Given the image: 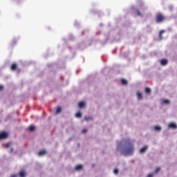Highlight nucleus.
<instances>
[{
  "mask_svg": "<svg viewBox=\"0 0 177 177\" xmlns=\"http://www.w3.org/2000/svg\"><path fill=\"white\" fill-rule=\"evenodd\" d=\"M84 120H85L86 121H91V120H92V117L85 116V117H84Z\"/></svg>",
  "mask_w": 177,
  "mask_h": 177,
  "instance_id": "obj_21",
  "label": "nucleus"
},
{
  "mask_svg": "<svg viewBox=\"0 0 177 177\" xmlns=\"http://www.w3.org/2000/svg\"><path fill=\"white\" fill-rule=\"evenodd\" d=\"M118 172H119L118 169H115L113 171V173L115 174V175H118Z\"/></svg>",
  "mask_w": 177,
  "mask_h": 177,
  "instance_id": "obj_23",
  "label": "nucleus"
},
{
  "mask_svg": "<svg viewBox=\"0 0 177 177\" xmlns=\"http://www.w3.org/2000/svg\"><path fill=\"white\" fill-rule=\"evenodd\" d=\"M45 154H46V151H45V150L40 151L39 152V156L40 157H42V156H45Z\"/></svg>",
  "mask_w": 177,
  "mask_h": 177,
  "instance_id": "obj_8",
  "label": "nucleus"
},
{
  "mask_svg": "<svg viewBox=\"0 0 177 177\" xmlns=\"http://www.w3.org/2000/svg\"><path fill=\"white\" fill-rule=\"evenodd\" d=\"M145 92H146V93H151V90L150 89V88L147 87V88H145Z\"/></svg>",
  "mask_w": 177,
  "mask_h": 177,
  "instance_id": "obj_20",
  "label": "nucleus"
},
{
  "mask_svg": "<svg viewBox=\"0 0 177 177\" xmlns=\"http://www.w3.org/2000/svg\"><path fill=\"white\" fill-rule=\"evenodd\" d=\"M162 103H163V104H169L171 103V102L169 100H164Z\"/></svg>",
  "mask_w": 177,
  "mask_h": 177,
  "instance_id": "obj_12",
  "label": "nucleus"
},
{
  "mask_svg": "<svg viewBox=\"0 0 177 177\" xmlns=\"http://www.w3.org/2000/svg\"><path fill=\"white\" fill-rule=\"evenodd\" d=\"M29 131H30V132H34V131H35V126H30V127H29Z\"/></svg>",
  "mask_w": 177,
  "mask_h": 177,
  "instance_id": "obj_16",
  "label": "nucleus"
},
{
  "mask_svg": "<svg viewBox=\"0 0 177 177\" xmlns=\"http://www.w3.org/2000/svg\"><path fill=\"white\" fill-rule=\"evenodd\" d=\"M121 82L122 85H127V84H128V81L125 79H122Z\"/></svg>",
  "mask_w": 177,
  "mask_h": 177,
  "instance_id": "obj_15",
  "label": "nucleus"
},
{
  "mask_svg": "<svg viewBox=\"0 0 177 177\" xmlns=\"http://www.w3.org/2000/svg\"><path fill=\"white\" fill-rule=\"evenodd\" d=\"M86 132H88V131L86 129H83L82 130L83 133H86Z\"/></svg>",
  "mask_w": 177,
  "mask_h": 177,
  "instance_id": "obj_27",
  "label": "nucleus"
},
{
  "mask_svg": "<svg viewBox=\"0 0 177 177\" xmlns=\"http://www.w3.org/2000/svg\"><path fill=\"white\" fill-rule=\"evenodd\" d=\"M169 9H170V10H172V6H169Z\"/></svg>",
  "mask_w": 177,
  "mask_h": 177,
  "instance_id": "obj_31",
  "label": "nucleus"
},
{
  "mask_svg": "<svg viewBox=\"0 0 177 177\" xmlns=\"http://www.w3.org/2000/svg\"><path fill=\"white\" fill-rule=\"evenodd\" d=\"M154 129H155V131H158V132H160V131H161V127L155 126Z\"/></svg>",
  "mask_w": 177,
  "mask_h": 177,
  "instance_id": "obj_17",
  "label": "nucleus"
},
{
  "mask_svg": "<svg viewBox=\"0 0 177 177\" xmlns=\"http://www.w3.org/2000/svg\"><path fill=\"white\" fill-rule=\"evenodd\" d=\"M56 114H60V113H62V107L59 106L57 109V111H56Z\"/></svg>",
  "mask_w": 177,
  "mask_h": 177,
  "instance_id": "obj_14",
  "label": "nucleus"
},
{
  "mask_svg": "<svg viewBox=\"0 0 177 177\" xmlns=\"http://www.w3.org/2000/svg\"><path fill=\"white\" fill-rule=\"evenodd\" d=\"M0 91H3V86L0 85Z\"/></svg>",
  "mask_w": 177,
  "mask_h": 177,
  "instance_id": "obj_28",
  "label": "nucleus"
},
{
  "mask_svg": "<svg viewBox=\"0 0 177 177\" xmlns=\"http://www.w3.org/2000/svg\"><path fill=\"white\" fill-rule=\"evenodd\" d=\"M154 174L155 173H152V174H150L147 176V177H153L154 176Z\"/></svg>",
  "mask_w": 177,
  "mask_h": 177,
  "instance_id": "obj_25",
  "label": "nucleus"
},
{
  "mask_svg": "<svg viewBox=\"0 0 177 177\" xmlns=\"http://www.w3.org/2000/svg\"><path fill=\"white\" fill-rule=\"evenodd\" d=\"M16 68H17V65L16 64H12L11 66V69L16 70Z\"/></svg>",
  "mask_w": 177,
  "mask_h": 177,
  "instance_id": "obj_19",
  "label": "nucleus"
},
{
  "mask_svg": "<svg viewBox=\"0 0 177 177\" xmlns=\"http://www.w3.org/2000/svg\"><path fill=\"white\" fill-rule=\"evenodd\" d=\"M82 169V165H78L75 167L76 171H81Z\"/></svg>",
  "mask_w": 177,
  "mask_h": 177,
  "instance_id": "obj_9",
  "label": "nucleus"
},
{
  "mask_svg": "<svg viewBox=\"0 0 177 177\" xmlns=\"http://www.w3.org/2000/svg\"><path fill=\"white\" fill-rule=\"evenodd\" d=\"M164 32H165V30H160V32L159 33V39H162V34H164Z\"/></svg>",
  "mask_w": 177,
  "mask_h": 177,
  "instance_id": "obj_10",
  "label": "nucleus"
},
{
  "mask_svg": "<svg viewBox=\"0 0 177 177\" xmlns=\"http://www.w3.org/2000/svg\"><path fill=\"white\" fill-rule=\"evenodd\" d=\"M147 149H149L148 146H145L144 147H142L140 150V153H141V154H143V153H146V151H147Z\"/></svg>",
  "mask_w": 177,
  "mask_h": 177,
  "instance_id": "obj_5",
  "label": "nucleus"
},
{
  "mask_svg": "<svg viewBox=\"0 0 177 177\" xmlns=\"http://www.w3.org/2000/svg\"><path fill=\"white\" fill-rule=\"evenodd\" d=\"M118 151H120L125 157L133 156L135 152L133 141L130 138L122 139L117 146Z\"/></svg>",
  "mask_w": 177,
  "mask_h": 177,
  "instance_id": "obj_1",
  "label": "nucleus"
},
{
  "mask_svg": "<svg viewBox=\"0 0 177 177\" xmlns=\"http://www.w3.org/2000/svg\"><path fill=\"white\" fill-rule=\"evenodd\" d=\"M6 138H8V133L2 132L0 133V140H2V139H6Z\"/></svg>",
  "mask_w": 177,
  "mask_h": 177,
  "instance_id": "obj_4",
  "label": "nucleus"
},
{
  "mask_svg": "<svg viewBox=\"0 0 177 177\" xmlns=\"http://www.w3.org/2000/svg\"><path fill=\"white\" fill-rule=\"evenodd\" d=\"M137 96H138V99H142L143 97V95L139 91L137 92Z\"/></svg>",
  "mask_w": 177,
  "mask_h": 177,
  "instance_id": "obj_11",
  "label": "nucleus"
},
{
  "mask_svg": "<svg viewBox=\"0 0 177 177\" xmlns=\"http://www.w3.org/2000/svg\"><path fill=\"white\" fill-rule=\"evenodd\" d=\"M160 169H161L160 167L156 168L154 174H157V172H158V171H160Z\"/></svg>",
  "mask_w": 177,
  "mask_h": 177,
  "instance_id": "obj_26",
  "label": "nucleus"
},
{
  "mask_svg": "<svg viewBox=\"0 0 177 177\" xmlns=\"http://www.w3.org/2000/svg\"><path fill=\"white\" fill-rule=\"evenodd\" d=\"M6 147L9 148V147H10L12 146V143H7L6 145Z\"/></svg>",
  "mask_w": 177,
  "mask_h": 177,
  "instance_id": "obj_24",
  "label": "nucleus"
},
{
  "mask_svg": "<svg viewBox=\"0 0 177 177\" xmlns=\"http://www.w3.org/2000/svg\"><path fill=\"white\" fill-rule=\"evenodd\" d=\"M100 26H102V24H100Z\"/></svg>",
  "mask_w": 177,
  "mask_h": 177,
  "instance_id": "obj_32",
  "label": "nucleus"
},
{
  "mask_svg": "<svg viewBox=\"0 0 177 177\" xmlns=\"http://www.w3.org/2000/svg\"><path fill=\"white\" fill-rule=\"evenodd\" d=\"M78 106H79L80 109H84V107H85V102H79Z\"/></svg>",
  "mask_w": 177,
  "mask_h": 177,
  "instance_id": "obj_7",
  "label": "nucleus"
},
{
  "mask_svg": "<svg viewBox=\"0 0 177 177\" xmlns=\"http://www.w3.org/2000/svg\"><path fill=\"white\" fill-rule=\"evenodd\" d=\"M13 151H15V149H13V148H11L10 150V153H13Z\"/></svg>",
  "mask_w": 177,
  "mask_h": 177,
  "instance_id": "obj_29",
  "label": "nucleus"
},
{
  "mask_svg": "<svg viewBox=\"0 0 177 177\" xmlns=\"http://www.w3.org/2000/svg\"><path fill=\"white\" fill-rule=\"evenodd\" d=\"M75 117H77V118H81L82 117V114L78 112L75 114Z\"/></svg>",
  "mask_w": 177,
  "mask_h": 177,
  "instance_id": "obj_18",
  "label": "nucleus"
},
{
  "mask_svg": "<svg viewBox=\"0 0 177 177\" xmlns=\"http://www.w3.org/2000/svg\"><path fill=\"white\" fill-rule=\"evenodd\" d=\"M164 19H165V17H164V15H162V14H158L156 15L157 23H162V21H164Z\"/></svg>",
  "mask_w": 177,
  "mask_h": 177,
  "instance_id": "obj_2",
  "label": "nucleus"
},
{
  "mask_svg": "<svg viewBox=\"0 0 177 177\" xmlns=\"http://www.w3.org/2000/svg\"><path fill=\"white\" fill-rule=\"evenodd\" d=\"M168 128L169 129H177V124L175 122H171L168 124Z\"/></svg>",
  "mask_w": 177,
  "mask_h": 177,
  "instance_id": "obj_3",
  "label": "nucleus"
},
{
  "mask_svg": "<svg viewBox=\"0 0 177 177\" xmlns=\"http://www.w3.org/2000/svg\"><path fill=\"white\" fill-rule=\"evenodd\" d=\"M136 13H137V15L138 16H141L142 17V13L140 12V11H139V10H136Z\"/></svg>",
  "mask_w": 177,
  "mask_h": 177,
  "instance_id": "obj_22",
  "label": "nucleus"
},
{
  "mask_svg": "<svg viewBox=\"0 0 177 177\" xmlns=\"http://www.w3.org/2000/svg\"><path fill=\"white\" fill-rule=\"evenodd\" d=\"M10 177H17V174H12Z\"/></svg>",
  "mask_w": 177,
  "mask_h": 177,
  "instance_id": "obj_30",
  "label": "nucleus"
},
{
  "mask_svg": "<svg viewBox=\"0 0 177 177\" xmlns=\"http://www.w3.org/2000/svg\"><path fill=\"white\" fill-rule=\"evenodd\" d=\"M160 64L162 66H167L168 64V60L167 59H162L160 61Z\"/></svg>",
  "mask_w": 177,
  "mask_h": 177,
  "instance_id": "obj_6",
  "label": "nucleus"
},
{
  "mask_svg": "<svg viewBox=\"0 0 177 177\" xmlns=\"http://www.w3.org/2000/svg\"><path fill=\"white\" fill-rule=\"evenodd\" d=\"M19 176L20 177H26V172L24 171H21L19 172Z\"/></svg>",
  "mask_w": 177,
  "mask_h": 177,
  "instance_id": "obj_13",
  "label": "nucleus"
},
{
  "mask_svg": "<svg viewBox=\"0 0 177 177\" xmlns=\"http://www.w3.org/2000/svg\"><path fill=\"white\" fill-rule=\"evenodd\" d=\"M69 140H71V138H70Z\"/></svg>",
  "mask_w": 177,
  "mask_h": 177,
  "instance_id": "obj_33",
  "label": "nucleus"
}]
</instances>
